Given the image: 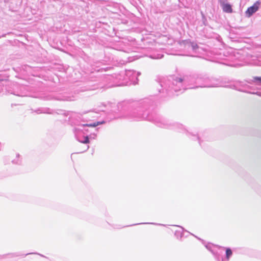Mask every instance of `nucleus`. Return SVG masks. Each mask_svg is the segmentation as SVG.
I'll use <instances>...</instances> for the list:
<instances>
[{
    "instance_id": "obj_1",
    "label": "nucleus",
    "mask_w": 261,
    "mask_h": 261,
    "mask_svg": "<svg viewBox=\"0 0 261 261\" xmlns=\"http://www.w3.org/2000/svg\"><path fill=\"white\" fill-rule=\"evenodd\" d=\"M194 81H195L196 84H201L198 86L200 87H215L219 86L217 84L210 83V79L207 77L200 76L197 78L185 77L183 79L175 77L173 79L172 83L170 81L168 82V87L166 88V91L169 95H171L173 94V91L175 92L180 91L182 92L187 89L194 88L190 87V84H189V83H192Z\"/></svg>"
},
{
    "instance_id": "obj_20",
    "label": "nucleus",
    "mask_w": 261,
    "mask_h": 261,
    "mask_svg": "<svg viewBox=\"0 0 261 261\" xmlns=\"http://www.w3.org/2000/svg\"><path fill=\"white\" fill-rule=\"evenodd\" d=\"M2 90H3V89H2V87H1V88H0V93L2 92Z\"/></svg>"
},
{
    "instance_id": "obj_19",
    "label": "nucleus",
    "mask_w": 261,
    "mask_h": 261,
    "mask_svg": "<svg viewBox=\"0 0 261 261\" xmlns=\"http://www.w3.org/2000/svg\"><path fill=\"white\" fill-rule=\"evenodd\" d=\"M2 148V145L1 143H0V150H1Z\"/></svg>"
},
{
    "instance_id": "obj_4",
    "label": "nucleus",
    "mask_w": 261,
    "mask_h": 261,
    "mask_svg": "<svg viewBox=\"0 0 261 261\" xmlns=\"http://www.w3.org/2000/svg\"><path fill=\"white\" fill-rule=\"evenodd\" d=\"M155 123L160 127L168 128H174L179 132H180V129L183 130L184 129L181 124L179 123H168L167 120L163 118H160L158 120H156Z\"/></svg>"
},
{
    "instance_id": "obj_9",
    "label": "nucleus",
    "mask_w": 261,
    "mask_h": 261,
    "mask_svg": "<svg viewBox=\"0 0 261 261\" xmlns=\"http://www.w3.org/2000/svg\"><path fill=\"white\" fill-rule=\"evenodd\" d=\"M56 99L58 100H63V101H71L73 100V99L71 97L65 96L58 97Z\"/></svg>"
},
{
    "instance_id": "obj_7",
    "label": "nucleus",
    "mask_w": 261,
    "mask_h": 261,
    "mask_svg": "<svg viewBox=\"0 0 261 261\" xmlns=\"http://www.w3.org/2000/svg\"><path fill=\"white\" fill-rule=\"evenodd\" d=\"M223 11L227 12V13H231L232 11L231 6L229 4H225L223 5Z\"/></svg>"
},
{
    "instance_id": "obj_10",
    "label": "nucleus",
    "mask_w": 261,
    "mask_h": 261,
    "mask_svg": "<svg viewBox=\"0 0 261 261\" xmlns=\"http://www.w3.org/2000/svg\"><path fill=\"white\" fill-rule=\"evenodd\" d=\"M163 57V55L160 54H158L156 55L153 54V55L150 56V58L151 59H159L162 58Z\"/></svg>"
},
{
    "instance_id": "obj_3",
    "label": "nucleus",
    "mask_w": 261,
    "mask_h": 261,
    "mask_svg": "<svg viewBox=\"0 0 261 261\" xmlns=\"http://www.w3.org/2000/svg\"><path fill=\"white\" fill-rule=\"evenodd\" d=\"M104 121L101 122H97L93 123L90 124H86L83 125H80L74 127L73 129V132L74 133L75 137L77 140L81 143L84 144H88L89 143V138L88 136H84L83 135L85 134L84 132V128L85 126H91V127H95L97 125L103 123Z\"/></svg>"
},
{
    "instance_id": "obj_11",
    "label": "nucleus",
    "mask_w": 261,
    "mask_h": 261,
    "mask_svg": "<svg viewBox=\"0 0 261 261\" xmlns=\"http://www.w3.org/2000/svg\"><path fill=\"white\" fill-rule=\"evenodd\" d=\"M252 82L256 83L258 85H261V77L255 76L253 77Z\"/></svg>"
},
{
    "instance_id": "obj_13",
    "label": "nucleus",
    "mask_w": 261,
    "mask_h": 261,
    "mask_svg": "<svg viewBox=\"0 0 261 261\" xmlns=\"http://www.w3.org/2000/svg\"><path fill=\"white\" fill-rule=\"evenodd\" d=\"M190 46L193 51H196L197 49L198 48L197 44L194 42L190 43Z\"/></svg>"
},
{
    "instance_id": "obj_12",
    "label": "nucleus",
    "mask_w": 261,
    "mask_h": 261,
    "mask_svg": "<svg viewBox=\"0 0 261 261\" xmlns=\"http://www.w3.org/2000/svg\"><path fill=\"white\" fill-rule=\"evenodd\" d=\"M232 255V251L230 248L226 249V256L227 260L229 259L230 256Z\"/></svg>"
},
{
    "instance_id": "obj_16",
    "label": "nucleus",
    "mask_w": 261,
    "mask_h": 261,
    "mask_svg": "<svg viewBox=\"0 0 261 261\" xmlns=\"http://www.w3.org/2000/svg\"><path fill=\"white\" fill-rule=\"evenodd\" d=\"M89 145H87V146H86L85 149H84V151H81V152H84V151H85L89 149Z\"/></svg>"
},
{
    "instance_id": "obj_14",
    "label": "nucleus",
    "mask_w": 261,
    "mask_h": 261,
    "mask_svg": "<svg viewBox=\"0 0 261 261\" xmlns=\"http://www.w3.org/2000/svg\"><path fill=\"white\" fill-rule=\"evenodd\" d=\"M131 116H130V118H135L136 120H138L140 118H142V117L140 116V114H137V115H136L135 112L133 113V114H130Z\"/></svg>"
},
{
    "instance_id": "obj_15",
    "label": "nucleus",
    "mask_w": 261,
    "mask_h": 261,
    "mask_svg": "<svg viewBox=\"0 0 261 261\" xmlns=\"http://www.w3.org/2000/svg\"><path fill=\"white\" fill-rule=\"evenodd\" d=\"M143 224H151L158 225H161V224H157V223H141L136 224V225ZM135 225V224H134L133 225Z\"/></svg>"
},
{
    "instance_id": "obj_5",
    "label": "nucleus",
    "mask_w": 261,
    "mask_h": 261,
    "mask_svg": "<svg viewBox=\"0 0 261 261\" xmlns=\"http://www.w3.org/2000/svg\"><path fill=\"white\" fill-rule=\"evenodd\" d=\"M260 2L256 1L252 6L249 7L245 12L246 16L247 17H251L254 13L257 12L259 9Z\"/></svg>"
},
{
    "instance_id": "obj_6",
    "label": "nucleus",
    "mask_w": 261,
    "mask_h": 261,
    "mask_svg": "<svg viewBox=\"0 0 261 261\" xmlns=\"http://www.w3.org/2000/svg\"><path fill=\"white\" fill-rule=\"evenodd\" d=\"M205 247L215 255V258L218 261H220V259L221 258L220 254H222V252H218L215 251L214 249L215 247L210 244L206 245Z\"/></svg>"
},
{
    "instance_id": "obj_18",
    "label": "nucleus",
    "mask_w": 261,
    "mask_h": 261,
    "mask_svg": "<svg viewBox=\"0 0 261 261\" xmlns=\"http://www.w3.org/2000/svg\"><path fill=\"white\" fill-rule=\"evenodd\" d=\"M197 139L199 140V144H200V145H201V142H200V141L199 139V138H198V137H197Z\"/></svg>"
},
{
    "instance_id": "obj_17",
    "label": "nucleus",
    "mask_w": 261,
    "mask_h": 261,
    "mask_svg": "<svg viewBox=\"0 0 261 261\" xmlns=\"http://www.w3.org/2000/svg\"><path fill=\"white\" fill-rule=\"evenodd\" d=\"M255 94L261 97V92H256Z\"/></svg>"
},
{
    "instance_id": "obj_2",
    "label": "nucleus",
    "mask_w": 261,
    "mask_h": 261,
    "mask_svg": "<svg viewBox=\"0 0 261 261\" xmlns=\"http://www.w3.org/2000/svg\"><path fill=\"white\" fill-rule=\"evenodd\" d=\"M139 74L140 73H137L133 70H126L124 72H122L117 75V79L122 81L119 85L124 86L132 84L133 85L137 84L138 83V76Z\"/></svg>"
},
{
    "instance_id": "obj_8",
    "label": "nucleus",
    "mask_w": 261,
    "mask_h": 261,
    "mask_svg": "<svg viewBox=\"0 0 261 261\" xmlns=\"http://www.w3.org/2000/svg\"><path fill=\"white\" fill-rule=\"evenodd\" d=\"M12 162L14 164L20 165L22 161L21 159L19 154H16V158L12 161Z\"/></svg>"
}]
</instances>
